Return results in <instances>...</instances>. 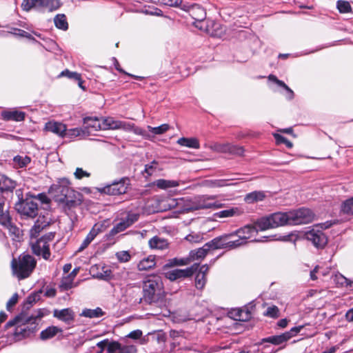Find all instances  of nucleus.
<instances>
[{"label": "nucleus", "instance_id": "obj_1", "mask_svg": "<svg viewBox=\"0 0 353 353\" xmlns=\"http://www.w3.org/2000/svg\"><path fill=\"white\" fill-rule=\"evenodd\" d=\"M309 220V210L301 208L288 212H276L263 217L256 221L260 231L276 228L285 225L307 223Z\"/></svg>", "mask_w": 353, "mask_h": 353}, {"label": "nucleus", "instance_id": "obj_2", "mask_svg": "<svg viewBox=\"0 0 353 353\" xmlns=\"http://www.w3.org/2000/svg\"><path fill=\"white\" fill-rule=\"evenodd\" d=\"M43 316V314H39L36 316H17L14 320L8 321L6 325V327L8 329L14 327L13 335L15 341H20L28 337L37 330V321Z\"/></svg>", "mask_w": 353, "mask_h": 353}, {"label": "nucleus", "instance_id": "obj_3", "mask_svg": "<svg viewBox=\"0 0 353 353\" xmlns=\"http://www.w3.org/2000/svg\"><path fill=\"white\" fill-rule=\"evenodd\" d=\"M215 195H199L192 199H186L183 211L199 210H216L223 207V204L217 201Z\"/></svg>", "mask_w": 353, "mask_h": 353}, {"label": "nucleus", "instance_id": "obj_4", "mask_svg": "<svg viewBox=\"0 0 353 353\" xmlns=\"http://www.w3.org/2000/svg\"><path fill=\"white\" fill-rule=\"evenodd\" d=\"M36 265V261L29 254H23L17 259H13L11 263L14 276L21 280L28 277Z\"/></svg>", "mask_w": 353, "mask_h": 353}, {"label": "nucleus", "instance_id": "obj_5", "mask_svg": "<svg viewBox=\"0 0 353 353\" xmlns=\"http://www.w3.org/2000/svg\"><path fill=\"white\" fill-rule=\"evenodd\" d=\"M164 295L163 283L161 279L156 276L148 278L143 284V298L149 302L153 303L160 300Z\"/></svg>", "mask_w": 353, "mask_h": 353}, {"label": "nucleus", "instance_id": "obj_6", "mask_svg": "<svg viewBox=\"0 0 353 353\" xmlns=\"http://www.w3.org/2000/svg\"><path fill=\"white\" fill-rule=\"evenodd\" d=\"M54 237V234L50 232L39 239L31 241L30 244L33 253L38 256H42L45 259H48L50 256L48 243L52 241Z\"/></svg>", "mask_w": 353, "mask_h": 353}, {"label": "nucleus", "instance_id": "obj_7", "mask_svg": "<svg viewBox=\"0 0 353 353\" xmlns=\"http://www.w3.org/2000/svg\"><path fill=\"white\" fill-rule=\"evenodd\" d=\"M185 199H174L168 196L158 197L155 199V211L163 212L179 207L181 211L184 208Z\"/></svg>", "mask_w": 353, "mask_h": 353}, {"label": "nucleus", "instance_id": "obj_8", "mask_svg": "<svg viewBox=\"0 0 353 353\" xmlns=\"http://www.w3.org/2000/svg\"><path fill=\"white\" fill-rule=\"evenodd\" d=\"M15 209L21 215L30 218L36 216L38 212L37 203L33 198L19 201L15 204Z\"/></svg>", "mask_w": 353, "mask_h": 353}, {"label": "nucleus", "instance_id": "obj_9", "mask_svg": "<svg viewBox=\"0 0 353 353\" xmlns=\"http://www.w3.org/2000/svg\"><path fill=\"white\" fill-rule=\"evenodd\" d=\"M234 237V233L225 234L219 237H216L210 241V244L212 250L230 248L233 249L238 248V243L233 239Z\"/></svg>", "mask_w": 353, "mask_h": 353}, {"label": "nucleus", "instance_id": "obj_10", "mask_svg": "<svg viewBox=\"0 0 353 353\" xmlns=\"http://www.w3.org/2000/svg\"><path fill=\"white\" fill-rule=\"evenodd\" d=\"M259 230H260L256 226V223L254 226L248 225L236 230L234 234V236L238 237L237 239H234L238 243V247L245 244L248 239L255 236Z\"/></svg>", "mask_w": 353, "mask_h": 353}, {"label": "nucleus", "instance_id": "obj_11", "mask_svg": "<svg viewBox=\"0 0 353 353\" xmlns=\"http://www.w3.org/2000/svg\"><path fill=\"white\" fill-rule=\"evenodd\" d=\"M198 265L194 264L186 269H174L165 272V276L171 281L177 279L187 278L191 276L197 270Z\"/></svg>", "mask_w": 353, "mask_h": 353}, {"label": "nucleus", "instance_id": "obj_12", "mask_svg": "<svg viewBox=\"0 0 353 353\" xmlns=\"http://www.w3.org/2000/svg\"><path fill=\"white\" fill-rule=\"evenodd\" d=\"M139 219V215L134 213H128L124 217L121 219L114 228L111 230L110 234L114 235L117 233L124 231L129 228Z\"/></svg>", "mask_w": 353, "mask_h": 353}, {"label": "nucleus", "instance_id": "obj_13", "mask_svg": "<svg viewBox=\"0 0 353 353\" xmlns=\"http://www.w3.org/2000/svg\"><path fill=\"white\" fill-rule=\"evenodd\" d=\"M70 181L66 178L59 179L57 183L53 184L50 188V192L54 193L57 200L63 197L69 190H72Z\"/></svg>", "mask_w": 353, "mask_h": 353}, {"label": "nucleus", "instance_id": "obj_14", "mask_svg": "<svg viewBox=\"0 0 353 353\" xmlns=\"http://www.w3.org/2000/svg\"><path fill=\"white\" fill-rule=\"evenodd\" d=\"M302 328L303 326L294 327L289 332H286L280 335L268 337L264 339V341L271 343L274 345H281L290 340L292 337L296 336Z\"/></svg>", "mask_w": 353, "mask_h": 353}, {"label": "nucleus", "instance_id": "obj_15", "mask_svg": "<svg viewBox=\"0 0 353 353\" xmlns=\"http://www.w3.org/2000/svg\"><path fill=\"white\" fill-rule=\"evenodd\" d=\"M129 179L123 178L119 181L114 182L104 188V192L109 194L118 195L126 192L129 187Z\"/></svg>", "mask_w": 353, "mask_h": 353}, {"label": "nucleus", "instance_id": "obj_16", "mask_svg": "<svg viewBox=\"0 0 353 353\" xmlns=\"http://www.w3.org/2000/svg\"><path fill=\"white\" fill-rule=\"evenodd\" d=\"M213 150L219 152L230 153L237 155H243L244 150L242 147L232 145L229 143H216L213 146Z\"/></svg>", "mask_w": 353, "mask_h": 353}, {"label": "nucleus", "instance_id": "obj_17", "mask_svg": "<svg viewBox=\"0 0 353 353\" xmlns=\"http://www.w3.org/2000/svg\"><path fill=\"white\" fill-rule=\"evenodd\" d=\"M82 195L72 188L65 196L58 199L61 203H65L69 208L81 203Z\"/></svg>", "mask_w": 353, "mask_h": 353}, {"label": "nucleus", "instance_id": "obj_18", "mask_svg": "<svg viewBox=\"0 0 353 353\" xmlns=\"http://www.w3.org/2000/svg\"><path fill=\"white\" fill-rule=\"evenodd\" d=\"M310 241L318 249L323 248L327 243V239L325 234L322 231L314 228L310 230Z\"/></svg>", "mask_w": 353, "mask_h": 353}, {"label": "nucleus", "instance_id": "obj_19", "mask_svg": "<svg viewBox=\"0 0 353 353\" xmlns=\"http://www.w3.org/2000/svg\"><path fill=\"white\" fill-rule=\"evenodd\" d=\"M45 130L52 132L60 137H65L66 125L61 122L50 121L46 123Z\"/></svg>", "mask_w": 353, "mask_h": 353}, {"label": "nucleus", "instance_id": "obj_20", "mask_svg": "<svg viewBox=\"0 0 353 353\" xmlns=\"http://www.w3.org/2000/svg\"><path fill=\"white\" fill-rule=\"evenodd\" d=\"M117 130H122L125 132H133L134 134L141 135L145 138H149L148 134L143 130L134 125V123L123 121H118Z\"/></svg>", "mask_w": 353, "mask_h": 353}, {"label": "nucleus", "instance_id": "obj_21", "mask_svg": "<svg viewBox=\"0 0 353 353\" xmlns=\"http://www.w3.org/2000/svg\"><path fill=\"white\" fill-rule=\"evenodd\" d=\"M53 316L67 324H70L74 319V312L70 308L54 310Z\"/></svg>", "mask_w": 353, "mask_h": 353}, {"label": "nucleus", "instance_id": "obj_22", "mask_svg": "<svg viewBox=\"0 0 353 353\" xmlns=\"http://www.w3.org/2000/svg\"><path fill=\"white\" fill-rule=\"evenodd\" d=\"M84 124L85 125V132L89 135L92 132H96L102 130L101 118L97 117H87L84 119Z\"/></svg>", "mask_w": 353, "mask_h": 353}, {"label": "nucleus", "instance_id": "obj_23", "mask_svg": "<svg viewBox=\"0 0 353 353\" xmlns=\"http://www.w3.org/2000/svg\"><path fill=\"white\" fill-rule=\"evenodd\" d=\"M99 268L98 265L91 267L90 272L94 278L107 281L112 277V271L108 267L101 266V270L95 272V270H97Z\"/></svg>", "mask_w": 353, "mask_h": 353}, {"label": "nucleus", "instance_id": "obj_24", "mask_svg": "<svg viewBox=\"0 0 353 353\" xmlns=\"http://www.w3.org/2000/svg\"><path fill=\"white\" fill-rule=\"evenodd\" d=\"M1 117L5 121H21L25 119V113L17 110H4L1 112Z\"/></svg>", "mask_w": 353, "mask_h": 353}, {"label": "nucleus", "instance_id": "obj_25", "mask_svg": "<svg viewBox=\"0 0 353 353\" xmlns=\"http://www.w3.org/2000/svg\"><path fill=\"white\" fill-rule=\"evenodd\" d=\"M209 268L206 265L200 267L199 272L196 275L195 285L197 289L202 290L206 283V274Z\"/></svg>", "mask_w": 353, "mask_h": 353}, {"label": "nucleus", "instance_id": "obj_26", "mask_svg": "<svg viewBox=\"0 0 353 353\" xmlns=\"http://www.w3.org/2000/svg\"><path fill=\"white\" fill-rule=\"evenodd\" d=\"M148 245L152 250H163L168 248L169 243L165 239L155 236L150 239Z\"/></svg>", "mask_w": 353, "mask_h": 353}, {"label": "nucleus", "instance_id": "obj_27", "mask_svg": "<svg viewBox=\"0 0 353 353\" xmlns=\"http://www.w3.org/2000/svg\"><path fill=\"white\" fill-rule=\"evenodd\" d=\"M210 250H212V248H211V245L208 242L205 243L202 248L196 250H192L189 255L190 261H192L194 260L203 259Z\"/></svg>", "mask_w": 353, "mask_h": 353}, {"label": "nucleus", "instance_id": "obj_28", "mask_svg": "<svg viewBox=\"0 0 353 353\" xmlns=\"http://www.w3.org/2000/svg\"><path fill=\"white\" fill-rule=\"evenodd\" d=\"M244 212L243 210L239 207H234L230 209L220 211L215 214L217 218H228L233 216H239L243 214Z\"/></svg>", "mask_w": 353, "mask_h": 353}, {"label": "nucleus", "instance_id": "obj_29", "mask_svg": "<svg viewBox=\"0 0 353 353\" xmlns=\"http://www.w3.org/2000/svg\"><path fill=\"white\" fill-rule=\"evenodd\" d=\"M155 265V257L152 255H150L139 262L137 268L139 271H146L154 268Z\"/></svg>", "mask_w": 353, "mask_h": 353}, {"label": "nucleus", "instance_id": "obj_30", "mask_svg": "<svg viewBox=\"0 0 353 353\" xmlns=\"http://www.w3.org/2000/svg\"><path fill=\"white\" fill-rule=\"evenodd\" d=\"M62 329L57 326H49L40 333V339L43 341L53 338L58 333H61Z\"/></svg>", "mask_w": 353, "mask_h": 353}, {"label": "nucleus", "instance_id": "obj_31", "mask_svg": "<svg viewBox=\"0 0 353 353\" xmlns=\"http://www.w3.org/2000/svg\"><path fill=\"white\" fill-rule=\"evenodd\" d=\"M16 187V182L5 175L0 174V191H12Z\"/></svg>", "mask_w": 353, "mask_h": 353}, {"label": "nucleus", "instance_id": "obj_32", "mask_svg": "<svg viewBox=\"0 0 353 353\" xmlns=\"http://www.w3.org/2000/svg\"><path fill=\"white\" fill-rule=\"evenodd\" d=\"M60 0H40L39 8L46 9L50 12L56 10L60 8Z\"/></svg>", "mask_w": 353, "mask_h": 353}, {"label": "nucleus", "instance_id": "obj_33", "mask_svg": "<svg viewBox=\"0 0 353 353\" xmlns=\"http://www.w3.org/2000/svg\"><path fill=\"white\" fill-rule=\"evenodd\" d=\"M231 317L236 321H245L251 317L250 313L245 309H235L230 312Z\"/></svg>", "mask_w": 353, "mask_h": 353}, {"label": "nucleus", "instance_id": "obj_34", "mask_svg": "<svg viewBox=\"0 0 353 353\" xmlns=\"http://www.w3.org/2000/svg\"><path fill=\"white\" fill-rule=\"evenodd\" d=\"M177 143L181 146L189 148L199 149L200 148L199 141L196 138H185L182 137L178 139Z\"/></svg>", "mask_w": 353, "mask_h": 353}, {"label": "nucleus", "instance_id": "obj_35", "mask_svg": "<svg viewBox=\"0 0 353 353\" xmlns=\"http://www.w3.org/2000/svg\"><path fill=\"white\" fill-rule=\"evenodd\" d=\"M270 81L276 83L278 85L283 88L285 90V96L288 99H292L294 97L293 91L282 81L279 80L274 75H270L268 77Z\"/></svg>", "mask_w": 353, "mask_h": 353}, {"label": "nucleus", "instance_id": "obj_36", "mask_svg": "<svg viewBox=\"0 0 353 353\" xmlns=\"http://www.w3.org/2000/svg\"><path fill=\"white\" fill-rule=\"evenodd\" d=\"M30 161V157L27 155H17L13 159V165L14 168H22L26 167Z\"/></svg>", "mask_w": 353, "mask_h": 353}, {"label": "nucleus", "instance_id": "obj_37", "mask_svg": "<svg viewBox=\"0 0 353 353\" xmlns=\"http://www.w3.org/2000/svg\"><path fill=\"white\" fill-rule=\"evenodd\" d=\"M191 262L190 257L177 259L174 258L170 260L163 266V269L165 270L167 268H172L174 266H183L188 265Z\"/></svg>", "mask_w": 353, "mask_h": 353}, {"label": "nucleus", "instance_id": "obj_38", "mask_svg": "<svg viewBox=\"0 0 353 353\" xmlns=\"http://www.w3.org/2000/svg\"><path fill=\"white\" fill-rule=\"evenodd\" d=\"M154 185L160 189H167L177 187L179 183L174 180L158 179L154 181Z\"/></svg>", "mask_w": 353, "mask_h": 353}, {"label": "nucleus", "instance_id": "obj_39", "mask_svg": "<svg viewBox=\"0 0 353 353\" xmlns=\"http://www.w3.org/2000/svg\"><path fill=\"white\" fill-rule=\"evenodd\" d=\"M118 121L113 117L101 118L102 130H117Z\"/></svg>", "mask_w": 353, "mask_h": 353}, {"label": "nucleus", "instance_id": "obj_40", "mask_svg": "<svg viewBox=\"0 0 353 353\" xmlns=\"http://www.w3.org/2000/svg\"><path fill=\"white\" fill-rule=\"evenodd\" d=\"M265 198V194L261 191H254L248 194L245 197V202L252 203L261 201Z\"/></svg>", "mask_w": 353, "mask_h": 353}, {"label": "nucleus", "instance_id": "obj_41", "mask_svg": "<svg viewBox=\"0 0 353 353\" xmlns=\"http://www.w3.org/2000/svg\"><path fill=\"white\" fill-rule=\"evenodd\" d=\"M88 136V133L85 132V130L76 128L67 130L65 137H68L70 139H73L78 137H86Z\"/></svg>", "mask_w": 353, "mask_h": 353}, {"label": "nucleus", "instance_id": "obj_42", "mask_svg": "<svg viewBox=\"0 0 353 353\" xmlns=\"http://www.w3.org/2000/svg\"><path fill=\"white\" fill-rule=\"evenodd\" d=\"M103 314L102 310L99 307L95 309H84L81 316L88 317V318H97L100 317Z\"/></svg>", "mask_w": 353, "mask_h": 353}, {"label": "nucleus", "instance_id": "obj_43", "mask_svg": "<svg viewBox=\"0 0 353 353\" xmlns=\"http://www.w3.org/2000/svg\"><path fill=\"white\" fill-rule=\"evenodd\" d=\"M74 279L69 274L63 276L59 285L61 290L65 291L73 288L74 286L73 284Z\"/></svg>", "mask_w": 353, "mask_h": 353}, {"label": "nucleus", "instance_id": "obj_44", "mask_svg": "<svg viewBox=\"0 0 353 353\" xmlns=\"http://www.w3.org/2000/svg\"><path fill=\"white\" fill-rule=\"evenodd\" d=\"M54 22L55 26L59 29L66 30L68 28L66 17L64 14H57L54 19Z\"/></svg>", "mask_w": 353, "mask_h": 353}, {"label": "nucleus", "instance_id": "obj_45", "mask_svg": "<svg viewBox=\"0 0 353 353\" xmlns=\"http://www.w3.org/2000/svg\"><path fill=\"white\" fill-rule=\"evenodd\" d=\"M332 279H333L334 282L337 285H346L349 288H353L352 287L353 282L348 280L347 278H345L343 275H342L340 273L335 274L332 276Z\"/></svg>", "mask_w": 353, "mask_h": 353}, {"label": "nucleus", "instance_id": "obj_46", "mask_svg": "<svg viewBox=\"0 0 353 353\" xmlns=\"http://www.w3.org/2000/svg\"><path fill=\"white\" fill-rule=\"evenodd\" d=\"M40 0H23L21 8L25 11H30L32 8H39Z\"/></svg>", "mask_w": 353, "mask_h": 353}, {"label": "nucleus", "instance_id": "obj_47", "mask_svg": "<svg viewBox=\"0 0 353 353\" xmlns=\"http://www.w3.org/2000/svg\"><path fill=\"white\" fill-rule=\"evenodd\" d=\"M341 211L344 214H353V197L347 199L342 203Z\"/></svg>", "mask_w": 353, "mask_h": 353}, {"label": "nucleus", "instance_id": "obj_48", "mask_svg": "<svg viewBox=\"0 0 353 353\" xmlns=\"http://www.w3.org/2000/svg\"><path fill=\"white\" fill-rule=\"evenodd\" d=\"M170 128L168 124H162L158 127H151L150 125L148 126V129L150 132L153 133L154 134H162L166 132Z\"/></svg>", "mask_w": 353, "mask_h": 353}, {"label": "nucleus", "instance_id": "obj_49", "mask_svg": "<svg viewBox=\"0 0 353 353\" xmlns=\"http://www.w3.org/2000/svg\"><path fill=\"white\" fill-rule=\"evenodd\" d=\"M336 6L341 13H348L352 10L351 6L348 1L339 0L336 3Z\"/></svg>", "mask_w": 353, "mask_h": 353}, {"label": "nucleus", "instance_id": "obj_50", "mask_svg": "<svg viewBox=\"0 0 353 353\" xmlns=\"http://www.w3.org/2000/svg\"><path fill=\"white\" fill-rule=\"evenodd\" d=\"M121 349V343L118 341H110L108 340V344L107 347L108 353H119Z\"/></svg>", "mask_w": 353, "mask_h": 353}, {"label": "nucleus", "instance_id": "obj_51", "mask_svg": "<svg viewBox=\"0 0 353 353\" xmlns=\"http://www.w3.org/2000/svg\"><path fill=\"white\" fill-rule=\"evenodd\" d=\"M11 223V218L7 210L0 213V224L1 225L6 228L8 226L10 225Z\"/></svg>", "mask_w": 353, "mask_h": 353}, {"label": "nucleus", "instance_id": "obj_52", "mask_svg": "<svg viewBox=\"0 0 353 353\" xmlns=\"http://www.w3.org/2000/svg\"><path fill=\"white\" fill-rule=\"evenodd\" d=\"M273 137L276 139V144L279 145L281 143H284L288 148H291L292 147V143L290 141H288L286 138L283 137L282 135L278 133H273Z\"/></svg>", "mask_w": 353, "mask_h": 353}, {"label": "nucleus", "instance_id": "obj_53", "mask_svg": "<svg viewBox=\"0 0 353 353\" xmlns=\"http://www.w3.org/2000/svg\"><path fill=\"white\" fill-rule=\"evenodd\" d=\"M105 229V223H97L92 227V228L90 230V232H89V234L90 235H92V236L94 238H95L98 234L104 231Z\"/></svg>", "mask_w": 353, "mask_h": 353}, {"label": "nucleus", "instance_id": "obj_54", "mask_svg": "<svg viewBox=\"0 0 353 353\" xmlns=\"http://www.w3.org/2000/svg\"><path fill=\"white\" fill-rule=\"evenodd\" d=\"M42 230L43 227L39 223V222L35 223L30 232L31 241L36 240Z\"/></svg>", "mask_w": 353, "mask_h": 353}, {"label": "nucleus", "instance_id": "obj_55", "mask_svg": "<svg viewBox=\"0 0 353 353\" xmlns=\"http://www.w3.org/2000/svg\"><path fill=\"white\" fill-rule=\"evenodd\" d=\"M264 315L271 318H276L279 316V310L275 305L270 306L267 308Z\"/></svg>", "mask_w": 353, "mask_h": 353}, {"label": "nucleus", "instance_id": "obj_56", "mask_svg": "<svg viewBox=\"0 0 353 353\" xmlns=\"http://www.w3.org/2000/svg\"><path fill=\"white\" fill-rule=\"evenodd\" d=\"M80 74L76 72H70L68 70H65L62 71L60 74L59 75V77H66L69 79H74L77 81H80Z\"/></svg>", "mask_w": 353, "mask_h": 353}, {"label": "nucleus", "instance_id": "obj_57", "mask_svg": "<svg viewBox=\"0 0 353 353\" xmlns=\"http://www.w3.org/2000/svg\"><path fill=\"white\" fill-rule=\"evenodd\" d=\"M137 348L134 345H122L121 343V349L119 353H137Z\"/></svg>", "mask_w": 353, "mask_h": 353}, {"label": "nucleus", "instance_id": "obj_58", "mask_svg": "<svg viewBox=\"0 0 353 353\" xmlns=\"http://www.w3.org/2000/svg\"><path fill=\"white\" fill-rule=\"evenodd\" d=\"M117 259L120 262H128L130 260L131 256L128 251H121L116 254Z\"/></svg>", "mask_w": 353, "mask_h": 353}, {"label": "nucleus", "instance_id": "obj_59", "mask_svg": "<svg viewBox=\"0 0 353 353\" xmlns=\"http://www.w3.org/2000/svg\"><path fill=\"white\" fill-rule=\"evenodd\" d=\"M6 229L8 230L10 234L13 236L14 238L19 239L21 235V231L15 225H14L12 223L10 224V225L8 226Z\"/></svg>", "mask_w": 353, "mask_h": 353}, {"label": "nucleus", "instance_id": "obj_60", "mask_svg": "<svg viewBox=\"0 0 353 353\" xmlns=\"http://www.w3.org/2000/svg\"><path fill=\"white\" fill-rule=\"evenodd\" d=\"M94 237L92 235H90L88 234L85 239L83 240L82 243L81 244L80 247L78 248L77 252H80L83 251L85 248H86L88 245L94 240Z\"/></svg>", "mask_w": 353, "mask_h": 353}, {"label": "nucleus", "instance_id": "obj_61", "mask_svg": "<svg viewBox=\"0 0 353 353\" xmlns=\"http://www.w3.org/2000/svg\"><path fill=\"white\" fill-rule=\"evenodd\" d=\"M74 175L77 179H81L83 177H89L90 174L87 171L83 170L82 168H77L74 173Z\"/></svg>", "mask_w": 353, "mask_h": 353}, {"label": "nucleus", "instance_id": "obj_62", "mask_svg": "<svg viewBox=\"0 0 353 353\" xmlns=\"http://www.w3.org/2000/svg\"><path fill=\"white\" fill-rule=\"evenodd\" d=\"M206 185L210 188L223 187L226 183L223 180H214L206 181Z\"/></svg>", "mask_w": 353, "mask_h": 353}, {"label": "nucleus", "instance_id": "obj_63", "mask_svg": "<svg viewBox=\"0 0 353 353\" xmlns=\"http://www.w3.org/2000/svg\"><path fill=\"white\" fill-rule=\"evenodd\" d=\"M185 239L190 243H199L202 240V236L199 234H190Z\"/></svg>", "mask_w": 353, "mask_h": 353}, {"label": "nucleus", "instance_id": "obj_64", "mask_svg": "<svg viewBox=\"0 0 353 353\" xmlns=\"http://www.w3.org/2000/svg\"><path fill=\"white\" fill-rule=\"evenodd\" d=\"M157 168V163L155 161H153L150 165H146L145 168V172L149 175H152Z\"/></svg>", "mask_w": 353, "mask_h": 353}]
</instances>
